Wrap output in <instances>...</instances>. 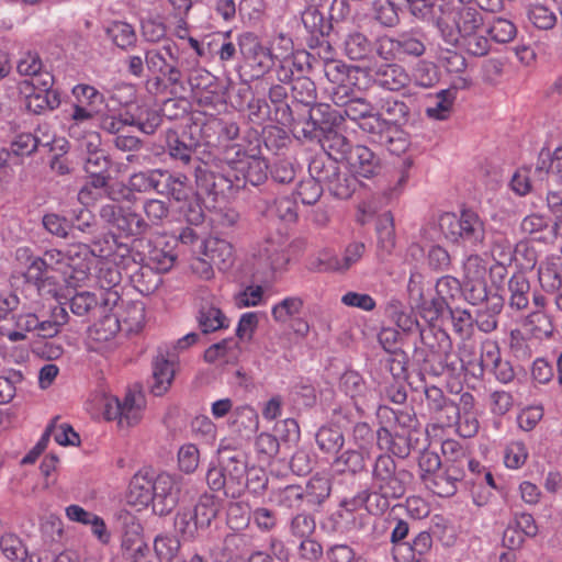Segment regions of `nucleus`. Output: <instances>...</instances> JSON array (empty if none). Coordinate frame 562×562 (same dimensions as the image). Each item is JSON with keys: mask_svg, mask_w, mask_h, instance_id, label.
Here are the masks:
<instances>
[{"mask_svg": "<svg viewBox=\"0 0 562 562\" xmlns=\"http://www.w3.org/2000/svg\"><path fill=\"white\" fill-rule=\"evenodd\" d=\"M411 479L412 474L405 469H398L391 456L380 454L371 470L369 491L375 499V504L370 505L372 514H383L389 509L391 499L403 497Z\"/></svg>", "mask_w": 562, "mask_h": 562, "instance_id": "nucleus-1", "label": "nucleus"}, {"mask_svg": "<svg viewBox=\"0 0 562 562\" xmlns=\"http://www.w3.org/2000/svg\"><path fill=\"white\" fill-rule=\"evenodd\" d=\"M43 256L49 273H58L69 286H80L90 278L91 251L88 244H71L65 250L47 249Z\"/></svg>", "mask_w": 562, "mask_h": 562, "instance_id": "nucleus-2", "label": "nucleus"}, {"mask_svg": "<svg viewBox=\"0 0 562 562\" xmlns=\"http://www.w3.org/2000/svg\"><path fill=\"white\" fill-rule=\"evenodd\" d=\"M438 227L446 239L463 247L477 248L485 239L484 221L470 209L462 210L460 216L452 212L440 214Z\"/></svg>", "mask_w": 562, "mask_h": 562, "instance_id": "nucleus-3", "label": "nucleus"}, {"mask_svg": "<svg viewBox=\"0 0 562 562\" xmlns=\"http://www.w3.org/2000/svg\"><path fill=\"white\" fill-rule=\"evenodd\" d=\"M443 9L442 1L438 2L440 14L436 16L437 27L448 44H456L460 37L475 31L484 24L481 13L465 2Z\"/></svg>", "mask_w": 562, "mask_h": 562, "instance_id": "nucleus-4", "label": "nucleus"}, {"mask_svg": "<svg viewBox=\"0 0 562 562\" xmlns=\"http://www.w3.org/2000/svg\"><path fill=\"white\" fill-rule=\"evenodd\" d=\"M102 415L108 422H116L119 428H130L143 418L145 400L140 393L127 392L122 401L116 396L102 397Z\"/></svg>", "mask_w": 562, "mask_h": 562, "instance_id": "nucleus-5", "label": "nucleus"}, {"mask_svg": "<svg viewBox=\"0 0 562 562\" xmlns=\"http://www.w3.org/2000/svg\"><path fill=\"white\" fill-rule=\"evenodd\" d=\"M333 102L344 108L339 113L340 117L346 116L351 121L359 122V127L372 136H374V128L386 124L382 114L375 113L374 105L364 98L350 97L349 92L339 94L338 91L333 93Z\"/></svg>", "mask_w": 562, "mask_h": 562, "instance_id": "nucleus-6", "label": "nucleus"}, {"mask_svg": "<svg viewBox=\"0 0 562 562\" xmlns=\"http://www.w3.org/2000/svg\"><path fill=\"white\" fill-rule=\"evenodd\" d=\"M18 297L12 295L0 301V336L7 337L10 341L25 340L27 333L35 330L38 326V316L34 313H12Z\"/></svg>", "mask_w": 562, "mask_h": 562, "instance_id": "nucleus-7", "label": "nucleus"}, {"mask_svg": "<svg viewBox=\"0 0 562 562\" xmlns=\"http://www.w3.org/2000/svg\"><path fill=\"white\" fill-rule=\"evenodd\" d=\"M305 302L300 295H288L271 307L272 319L279 325H288L293 334L306 338L311 330L310 323L302 317Z\"/></svg>", "mask_w": 562, "mask_h": 562, "instance_id": "nucleus-8", "label": "nucleus"}, {"mask_svg": "<svg viewBox=\"0 0 562 562\" xmlns=\"http://www.w3.org/2000/svg\"><path fill=\"white\" fill-rule=\"evenodd\" d=\"M464 297L472 305H479L487 297V263L477 254L467 257L462 266Z\"/></svg>", "mask_w": 562, "mask_h": 562, "instance_id": "nucleus-9", "label": "nucleus"}, {"mask_svg": "<svg viewBox=\"0 0 562 562\" xmlns=\"http://www.w3.org/2000/svg\"><path fill=\"white\" fill-rule=\"evenodd\" d=\"M176 244V237L166 234L150 238L142 251V262L158 273L168 272L177 260Z\"/></svg>", "mask_w": 562, "mask_h": 562, "instance_id": "nucleus-10", "label": "nucleus"}, {"mask_svg": "<svg viewBox=\"0 0 562 562\" xmlns=\"http://www.w3.org/2000/svg\"><path fill=\"white\" fill-rule=\"evenodd\" d=\"M252 256L272 271L284 269L290 261L288 236L280 232L269 235L257 245Z\"/></svg>", "mask_w": 562, "mask_h": 562, "instance_id": "nucleus-11", "label": "nucleus"}, {"mask_svg": "<svg viewBox=\"0 0 562 562\" xmlns=\"http://www.w3.org/2000/svg\"><path fill=\"white\" fill-rule=\"evenodd\" d=\"M182 487L180 475L160 473L154 480L153 510L166 516L177 506Z\"/></svg>", "mask_w": 562, "mask_h": 562, "instance_id": "nucleus-12", "label": "nucleus"}, {"mask_svg": "<svg viewBox=\"0 0 562 562\" xmlns=\"http://www.w3.org/2000/svg\"><path fill=\"white\" fill-rule=\"evenodd\" d=\"M237 42L240 54L251 68L265 74L273 66L276 53L265 47L256 34L243 33L238 36Z\"/></svg>", "mask_w": 562, "mask_h": 562, "instance_id": "nucleus-13", "label": "nucleus"}, {"mask_svg": "<svg viewBox=\"0 0 562 562\" xmlns=\"http://www.w3.org/2000/svg\"><path fill=\"white\" fill-rule=\"evenodd\" d=\"M177 364L178 355L176 352L170 351L169 347L159 348L153 361L150 391L154 395L161 396L169 390L175 378Z\"/></svg>", "mask_w": 562, "mask_h": 562, "instance_id": "nucleus-14", "label": "nucleus"}, {"mask_svg": "<svg viewBox=\"0 0 562 562\" xmlns=\"http://www.w3.org/2000/svg\"><path fill=\"white\" fill-rule=\"evenodd\" d=\"M456 405V415L448 414L446 424L451 425L453 423L457 432L463 438L474 437L480 429L477 414L474 411V396L469 392H464L459 396V402Z\"/></svg>", "mask_w": 562, "mask_h": 562, "instance_id": "nucleus-15", "label": "nucleus"}, {"mask_svg": "<svg viewBox=\"0 0 562 562\" xmlns=\"http://www.w3.org/2000/svg\"><path fill=\"white\" fill-rule=\"evenodd\" d=\"M386 124H381L374 128V137H383V132H392L393 128L405 126L411 120V109L408 104L394 97H386L380 100L379 111Z\"/></svg>", "mask_w": 562, "mask_h": 562, "instance_id": "nucleus-16", "label": "nucleus"}, {"mask_svg": "<svg viewBox=\"0 0 562 562\" xmlns=\"http://www.w3.org/2000/svg\"><path fill=\"white\" fill-rule=\"evenodd\" d=\"M101 217L113 224L126 235H140L147 232V222L131 210H123L115 204H106L100 211Z\"/></svg>", "mask_w": 562, "mask_h": 562, "instance_id": "nucleus-17", "label": "nucleus"}, {"mask_svg": "<svg viewBox=\"0 0 562 562\" xmlns=\"http://www.w3.org/2000/svg\"><path fill=\"white\" fill-rule=\"evenodd\" d=\"M284 43V53H276L274 61L279 63L277 68V78L282 83H290L294 80L295 75L302 77L304 72V61L302 57L307 58V54L302 52L293 53V44L291 38L281 37Z\"/></svg>", "mask_w": 562, "mask_h": 562, "instance_id": "nucleus-18", "label": "nucleus"}, {"mask_svg": "<svg viewBox=\"0 0 562 562\" xmlns=\"http://www.w3.org/2000/svg\"><path fill=\"white\" fill-rule=\"evenodd\" d=\"M104 244L106 248H90L91 260L97 257L125 270L137 266L128 245L120 241L116 236L105 234Z\"/></svg>", "mask_w": 562, "mask_h": 562, "instance_id": "nucleus-19", "label": "nucleus"}, {"mask_svg": "<svg viewBox=\"0 0 562 562\" xmlns=\"http://www.w3.org/2000/svg\"><path fill=\"white\" fill-rule=\"evenodd\" d=\"M27 282L33 283L41 294L57 299L60 286L55 277L49 273L44 256L31 258L24 272Z\"/></svg>", "mask_w": 562, "mask_h": 562, "instance_id": "nucleus-20", "label": "nucleus"}, {"mask_svg": "<svg viewBox=\"0 0 562 562\" xmlns=\"http://www.w3.org/2000/svg\"><path fill=\"white\" fill-rule=\"evenodd\" d=\"M364 71L357 66H348L338 59H330L324 64L325 77L337 88L334 92L348 93L351 86H357V80L360 74Z\"/></svg>", "mask_w": 562, "mask_h": 562, "instance_id": "nucleus-21", "label": "nucleus"}, {"mask_svg": "<svg viewBox=\"0 0 562 562\" xmlns=\"http://www.w3.org/2000/svg\"><path fill=\"white\" fill-rule=\"evenodd\" d=\"M198 254L206 257L220 270L228 269L234 263V247L223 238L210 236L202 240Z\"/></svg>", "mask_w": 562, "mask_h": 562, "instance_id": "nucleus-22", "label": "nucleus"}, {"mask_svg": "<svg viewBox=\"0 0 562 562\" xmlns=\"http://www.w3.org/2000/svg\"><path fill=\"white\" fill-rule=\"evenodd\" d=\"M348 161L353 173L370 179L381 170L380 158L367 146L357 145L349 150Z\"/></svg>", "mask_w": 562, "mask_h": 562, "instance_id": "nucleus-23", "label": "nucleus"}, {"mask_svg": "<svg viewBox=\"0 0 562 562\" xmlns=\"http://www.w3.org/2000/svg\"><path fill=\"white\" fill-rule=\"evenodd\" d=\"M222 467L228 481V497H239L254 483V479L246 480L247 467L240 454L228 457Z\"/></svg>", "mask_w": 562, "mask_h": 562, "instance_id": "nucleus-24", "label": "nucleus"}, {"mask_svg": "<svg viewBox=\"0 0 562 562\" xmlns=\"http://www.w3.org/2000/svg\"><path fill=\"white\" fill-rule=\"evenodd\" d=\"M464 474L461 468L445 465L425 485L440 497H451L458 492V485L464 479Z\"/></svg>", "mask_w": 562, "mask_h": 562, "instance_id": "nucleus-25", "label": "nucleus"}, {"mask_svg": "<svg viewBox=\"0 0 562 562\" xmlns=\"http://www.w3.org/2000/svg\"><path fill=\"white\" fill-rule=\"evenodd\" d=\"M120 267L110 263L104 260L99 267L97 272V282L99 286L104 290V297L102 304L104 308H111L115 306L120 301V294L114 290L121 283V271Z\"/></svg>", "mask_w": 562, "mask_h": 562, "instance_id": "nucleus-26", "label": "nucleus"}, {"mask_svg": "<svg viewBox=\"0 0 562 562\" xmlns=\"http://www.w3.org/2000/svg\"><path fill=\"white\" fill-rule=\"evenodd\" d=\"M375 80L380 88L398 92L411 83V76L407 70L395 63L384 64L376 68Z\"/></svg>", "mask_w": 562, "mask_h": 562, "instance_id": "nucleus-27", "label": "nucleus"}, {"mask_svg": "<svg viewBox=\"0 0 562 562\" xmlns=\"http://www.w3.org/2000/svg\"><path fill=\"white\" fill-rule=\"evenodd\" d=\"M535 173L541 182L547 179L549 186L551 182L562 186V146L557 147L552 153L541 151Z\"/></svg>", "mask_w": 562, "mask_h": 562, "instance_id": "nucleus-28", "label": "nucleus"}, {"mask_svg": "<svg viewBox=\"0 0 562 562\" xmlns=\"http://www.w3.org/2000/svg\"><path fill=\"white\" fill-rule=\"evenodd\" d=\"M520 229L524 234L540 241H550L558 235H562V232H560V223L550 225V220L538 213L525 216L520 223Z\"/></svg>", "mask_w": 562, "mask_h": 562, "instance_id": "nucleus-29", "label": "nucleus"}, {"mask_svg": "<svg viewBox=\"0 0 562 562\" xmlns=\"http://www.w3.org/2000/svg\"><path fill=\"white\" fill-rule=\"evenodd\" d=\"M122 331L126 335L138 334L146 324V308L140 301H131L122 305L120 312L114 314Z\"/></svg>", "mask_w": 562, "mask_h": 562, "instance_id": "nucleus-30", "label": "nucleus"}, {"mask_svg": "<svg viewBox=\"0 0 562 562\" xmlns=\"http://www.w3.org/2000/svg\"><path fill=\"white\" fill-rule=\"evenodd\" d=\"M130 126H137L146 134H153L161 123V115L156 106L146 101L137 102L128 109Z\"/></svg>", "mask_w": 562, "mask_h": 562, "instance_id": "nucleus-31", "label": "nucleus"}, {"mask_svg": "<svg viewBox=\"0 0 562 562\" xmlns=\"http://www.w3.org/2000/svg\"><path fill=\"white\" fill-rule=\"evenodd\" d=\"M269 166L265 157L261 156L258 146L251 147V154L241 164L237 173L241 176L245 182L251 186H260L268 179Z\"/></svg>", "mask_w": 562, "mask_h": 562, "instance_id": "nucleus-32", "label": "nucleus"}, {"mask_svg": "<svg viewBox=\"0 0 562 562\" xmlns=\"http://www.w3.org/2000/svg\"><path fill=\"white\" fill-rule=\"evenodd\" d=\"M376 441L381 449H386L398 458H406L409 454V432L405 429L400 432L386 427H380L376 431Z\"/></svg>", "mask_w": 562, "mask_h": 562, "instance_id": "nucleus-33", "label": "nucleus"}, {"mask_svg": "<svg viewBox=\"0 0 562 562\" xmlns=\"http://www.w3.org/2000/svg\"><path fill=\"white\" fill-rule=\"evenodd\" d=\"M154 480L146 474L136 473L128 486L127 503L138 509L153 505Z\"/></svg>", "mask_w": 562, "mask_h": 562, "instance_id": "nucleus-34", "label": "nucleus"}, {"mask_svg": "<svg viewBox=\"0 0 562 562\" xmlns=\"http://www.w3.org/2000/svg\"><path fill=\"white\" fill-rule=\"evenodd\" d=\"M166 173L160 170H151L149 172H136L128 179L127 186L124 188L123 198L130 200L133 192H147L156 190L158 193H162L160 190L161 177Z\"/></svg>", "mask_w": 562, "mask_h": 562, "instance_id": "nucleus-35", "label": "nucleus"}, {"mask_svg": "<svg viewBox=\"0 0 562 562\" xmlns=\"http://www.w3.org/2000/svg\"><path fill=\"white\" fill-rule=\"evenodd\" d=\"M491 254L496 261L491 271L503 279L506 273V265H510L515 257V249L510 240L504 235H496L491 245Z\"/></svg>", "mask_w": 562, "mask_h": 562, "instance_id": "nucleus-36", "label": "nucleus"}, {"mask_svg": "<svg viewBox=\"0 0 562 562\" xmlns=\"http://www.w3.org/2000/svg\"><path fill=\"white\" fill-rule=\"evenodd\" d=\"M487 29L483 24L475 31L460 37V41L456 42L454 45H459L472 56L482 57L487 55L490 52V40L487 38Z\"/></svg>", "mask_w": 562, "mask_h": 562, "instance_id": "nucleus-37", "label": "nucleus"}, {"mask_svg": "<svg viewBox=\"0 0 562 562\" xmlns=\"http://www.w3.org/2000/svg\"><path fill=\"white\" fill-rule=\"evenodd\" d=\"M331 491L330 480L326 476L314 475L306 484L304 492L305 505L308 508L319 506L329 497Z\"/></svg>", "mask_w": 562, "mask_h": 562, "instance_id": "nucleus-38", "label": "nucleus"}, {"mask_svg": "<svg viewBox=\"0 0 562 562\" xmlns=\"http://www.w3.org/2000/svg\"><path fill=\"white\" fill-rule=\"evenodd\" d=\"M509 306L517 311L524 310L529 304L530 284L524 273H514L508 281Z\"/></svg>", "mask_w": 562, "mask_h": 562, "instance_id": "nucleus-39", "label": "nucleus"}, {"mask_svg": "<svg viewBox=\"0 0 562 562\" xmlns=\"http://www.w3.org/2000/svg\"><path fill=\"white\" fill-rule=\"evenodd\" d=\"M105 32L113 44L121 49H128L136 45V32L127 22L113 21L108 25Z\"/></svg>", "mask_w": 562, "mask_h": 562, "instance_id": "nucleus-40", "label": "nucleus"}, {"mask_svg": "<svg viewBox=\"0 0 562 562\" xmlns=\"http://www.w3.org/2000/svg\"><path fill=\"white\" fill-rule=\"evenodd\" d=\"M378 247L385 254L391 255L395 248V227L391 212L381 214L376 223Z\"/></svg>", "mask_w": 562, "mask_h": 562, "instance_id": "nucleus-41", "label": "nucleus"}, {"mask_svg": "<svg viewBox=\"0 0 562 562\" xmlns=\"http://www.w3.org/2000/svg\"><path fill=\"white\" fill-rule=\"evenodd\" d=\"M259 417L256 409L250 405L236 406L229 415L228 425L235 431L254 430L257 428Z\"/></svg>", "mask_w": 562, "mask_h": 562, "instance_id": "nucleus-42", "label": "nucleus"}, {"mask_svg": "<svg viewBox=\"0 0 562 562\" xmlns=\"http://www.w3.org/2000/svg\"><path fill=\"white\" fill-rule=\"evenodd\" d=\"M122 331L114 314H105L89 331L90 338L99 344L111 342Z\"/></svg>", "mask_w": 562, "mask_h": 562, "instance_id": "nucleus-43", "label": "nucleus"}, {"mask_svg": "<svg viewBox=\"0 0 562 562\" xmlns=\"http://www.w3.org/2000/svg\"><path fill=\"white\" fill-rule=\"evenodd\" d=\"M218 507V502L213 496L203 495L200 497L199 502L193 507L195 518H198V535L200 531H204L211 526V522L217 516Z\"/></svg>", "mask_w": 562, "mask_h": 562, "instance_id": "nucleus-44", "label": "nucleus"}, {"mask_svg": "<svg viewBox=\"0 0 562 562\" xmlns=\"http://www.w3.org/2000/svg\"><path fill=\"white\" fill-rule=\"evenodd\" d=\"M375 504L374 496L369 490H363L351 498H346L340 503L338 515L347 520L351 519L355 524L353 514L366 507L372 514L370 505Z\"/></svg>", "mask_w": 562, "mask_h": 562, "instance_id": "nucleus-45", "label": "nucleus"}, {"mask_svg": "<svg viewBox=\"0 0 562 562\" xmlns=\"http://www.w3.org/2000/svg\"><path fill=\"white\" fill-rule=\"evenodd\" d=\"M318 448L325 453H337L345 443L341 429L338 426H323L316 432Z\"/></svg>", "mask_w": 562, "mask_h": 562, "instance_id": "nucleus-46", "label": "nucleus"}, {"mask_svg": "<svg viewBox=\"0 0 562 562\" xmlns=\"http://www.w3.org/2000/svg\"><path fill=\"white\" fill-rule=\"evenodd\" d=\"M424 393L427 407L430 412L438 414L445 413L446 417L450 413L456 415L457 403L448 398L440 387L435 385L426 386Z\"/></svg>", "mask_w": 562, "mask_h": 562, "instance_id": "nucleus-47", "label": "nucleus"}, {"mask_svg": "<svg viewBox=\"0 0 562 562\" xmlns=\"http://www.w3.org/2000/svg\"><path fill=\"white\" fill-rule=\"evenodd\" d=\"M345 54L352 60H362L372 53V44L369 38L360 33L353 32L348 34L344 42Z\"/></svg>", "mask_w": 562, "mask_h": 562, "instance_id": "nucleus-48", "label": "nucleus"}, {"mask_svg": "<svg viewBox=\"0 0 562 562\" xmlns=\"http://www.w3.org/2000/svg\"><path fill=\"white\" fill-rule=\"evenodd\" d=\"M159 274L148 265L142 263L136 270H133L132 281L140 293L149 294L159 286L161 282Z\"/></svg>", "mask_w": 562, "mask_h": 562, "instance_id": "nucleus-49", "label": "nucleus"}, {"mask_svg": "<svg viewBox=\"0 0 562 562\" xmlns=\"http://www.w3.org/2000/svg\"><path fill=\"white\" fill-rule=\"evenodd\" d=\"M457 94L452 89H445L437 93L436 103L432 106L426 109V115L429 119L437 121L447 120L451 112L456 101Z\"/></svg>", "mask_w": 562, "mask_h": 562, "instance_id": "nucleus-50", "label": "nucleus"}, {"mask_svg": "<svg viewBox=\"0 0 562 562\" xmlns=\"http://www.w3.org/2000/svg\"><path fill=\"white\" fill-rule=\"evenodd\" d=\"M254 449L258 461L270 463L280 450V442L274 435L263 431L255 438Z\"/></svg>", "mask_w": 562, "mask_h": 562, "instance_id": "nucleus-51", "label": "nucleus"}, {"mask_svg": "<svg viewBox=\"0 0 562 562\" xmlns=\"http://www.w3.org/2000/svg\"><path fill=\"white\" fill-rule=\"evenodd\" d=\"M338 170L337 160L329 157H315L308 166L310 177L325 184L338 176Z\"/></svg>", "mask_w": 562, "mask_h": 562, "instance_id": "nucleus-52", "label": "nucleus"}, {"mask_svg": "<svg viewBox=\"0 0 562 562\" xmlns=\"http://www.w3.org/2000/svg\"><path fill=\"white\" fill-rule=\"evenodd\" d=\"M164 172L166 176L161 177L162 188L160 187V190H164L161 194L166 193L178 202L187 200L190 191L188 178L183 175L172 176L167 171Z\"/></svg>", "mask_w": 562, "mask_h": 562, "instance_id": "nucleus-53", "label": "nucleus"}, {"mask_svg": "<svg viewBox=\"0 0 562 562\" xmlns=\"http://www.w3.org/2000/svg\"><path fill=\"white\" fill-rule=\"evenodd\" d=\"M441 452L445 465L450 468H461L464 471L468 450L454 439H446L441 443Z\"/></svg>", "mask_w": 562, "mask_h": 562, "instance_id": "nucleus-54", "label": "nucleus"}, {"mask_svg": "<svg viewBox=\"0 0 562 562\" xmlns=\"http://www.w3.org/2000/svg\"><path fill=\"white\" fill-rule=\"evenodd\" d=\"M529 22L539 30H551L557 23L555 13L544 4L533 3L527 10Z\"/></svg>", "mask_w": 562, "mask_h": 562, "instance_id": "nucleus-55", "label": "nucleus"}, {"mask_svg": "<svg viewBox=\"0 0 562 562\" xmlns=\"http://www.w3.org/2000/svg\"><path fill=\"white\" fill-rule=\"evenodd\" d=\"M60 104L58 92L33 91L26 97V108L36 114L46 110H54Z\"/></svg>", "mask_w": 562, "mask_h": 562, "instance_id": "nucleus-56", "label": "nucleus"}, {"mask_svg": "<svg viewBox=\"0 0 562 562\" xmlns=\"http://www.w3.org/2000/svg\"><path fill=\"white\" fill-rule=\"evenodd\" d=\"M199 324L203 333H211L228 327L229 322L220 308L207 306L200 311Z\"/></svg>", "mask_w": 562, "mask_h": 562, "instance_id": "nucleus-57", "label": "nucleus"}, {"mask_svg": "<svg viewBox=\"0 0 562 562\" xmlns=\"http://www.w3.org/2000/svg\"><path fill=\"white\" fill-rule=\"evenodd\" d=\"M97 113V108L78 103L74 104L71 113L72 123L69 125V136L79 137L80 133L85 131L86 123L90 122Z\"/></svg>", "mask_w": 562, "mask_h": 562, "instance_id": "nucleus-58", "label": "nucleus"}, {"mask_svg": "<svg viewBox=\"0 0 562 562\" xmlns=\"http://www.w3.org/2000/svg\"><path fill=\"white\" fill-rule=\"evenodd\" d=\"M0 549L10 561H24L27 551L22 540L14 533H4L0 539Z\"/></svg>", "mask_w": 562, "mask_h": 562, "instance_id": "nucleus-59", "label": "nucleus"}, {"mask_svg": "<svg viewBox=\"0 0 562 562\" xmlns=\"http://www.w3.org/2000/svg\"><path fill=\"white\" fill-rule=\"evenodd\" d=\"M198 518H195L193 508H183L179 510L175 518L176 530L184 539H194L198 537Z\"/></svg>", "mask_w": 562, "mask_h": 562, "instance_id": "nucleus-60", "label": "nucleus"}, {"mask_svg": "<svg viewBox=\"0 0 562 562\" xmlns=\"http://www.w3.org/2000/svg\"><path fill=\"white\" fill-rule=\"evenodd\" d=\"M295 193L303 204L313 205L323 194L322 182L308 177L297 184Z\"/></svg>", "mask_w": 562, "mask_h": 562, "instance_id": "nucleus-61", "label": "nucleus"}, {"mask_svg": "<svg viewBox=\"0 0 562 562\" xmlns=\"http://www.w3.org/2000/svg\"><path fill=\"white\" fill-rule=\"evenodd\" d=\"M100 304L98 296L89 291L76 293L70 300V310L77 316L89 315Z\"/></svg>", "mask_w": 562, "mask_h": 562, "instance_id": "nucleus-62", "label": "nucleus"}, {"mask_svg": "<svg viewBox=\"0 0 562 562\" xmlns=\"http://www.w3.org/2000/svg\"><path fill=\"white\" fill-rule=\"evenodd\" d=\"M486 29L491 38L502 44L509 43L517 34L516 25L512 21L502 18L494 20L491 26Z\"/></svg>", "mask_w": 562, "mask_h": 562, "instance_id": "nucleus-63", "label": "nucleus"}, {"mask_svg": "<svg viewBox=\"0 0 562 562\" xmlns=\"http://www.w3.org/2000/svg\"><path fill=\"white\" fill-rule=\"evenodd\" d=\"M380 142L384 143L387 150L394 155L405 153L409 147V136L402 127L393 128L392 132H383V137Z\"/></svg>", "mask_w": 562, "mask_h": 562, "instance_id": "nucleus-64", "label": "nucleus"}]
</instances>
